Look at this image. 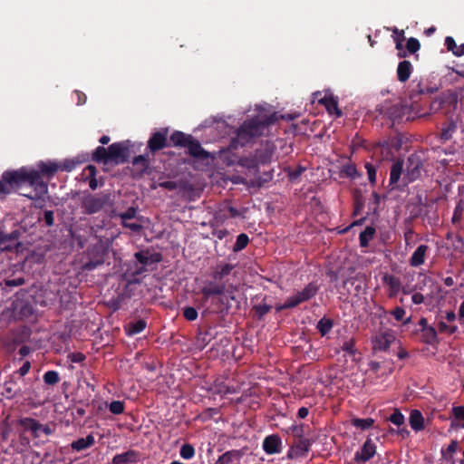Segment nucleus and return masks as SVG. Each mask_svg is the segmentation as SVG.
Instances as JSON below:
<instances>
[{
  "label": "nucleus",
  "instance_id": "56",
  "mask_svg": "<svg viewBox=\"0 0 464 464\" xmlns=\"http://www.w3.org/2000/svg\"><path fill=\"white\" fill-rule=\"evenodd\" d=\"M420 48V44L417 38L411 37L407 40L406 49L410 53H415Z\"/></svg>",
  "mask_w": 464,
  "mask_h": 464
},
{
  "label": "nucleus",
  "instance_id": "34",
  "mask_svg": "<svg viewBox=\"0 0 464 464\" xmlns=\"http://www.w3.org/2000/svg\"><path fill=\"white\" fill-rule=\"evenodd\" d=\"M445 45L447 49L458 57L464 55V44L460 45H457L455 40L451 36H447L445 38Z\"/></svg>",
  "mask_w": 464,
  "mask_h": 464
},
{
  "label": "nucleus",
  "instance_id": "9",
  "mask_svg": "<svg viewBox=\"0 0 464 464\" xmlns=\"http://www.w3.org/2000/svg\"><path fill=\"white\" fill-rule=\"evenodd\" d=\"M168 134V128H162L160 130L153 132L147 143L148 153L154 155L157 151L169 147Z\"/></svg>",
  "mask_w": 464,
  "mask_h": 464
},
{
  "label": "nucleus",
  "instance_id": "13",
  "mask_svg": "<svg viewBox=\"0 0 464 464\" xmlns=\"http://www.w3.org/2000/svg\"><path fill=\"white\" fill-rule=\"evenodd\" d=\"M396 341L392 332L386 331L377 334L372 340V348L374 351L386 352Z\"/></svg>",
  "mask_w": 464,
  "mask_h": 464
},
{
  "label": "nucleus",
  "instance_id": "10",
  "mask_svg": "<svg viewBox=\"0 0 464 464\" xmlns=\"http://www.w3.org/2000/svg\"><path fill=\"white\" fill-rule=\"evenodd\" d=\"M436 91L437 88L430 87L426 82H423L422 81H412L411 87L409 91V98L411 102V105L420 101V96L431 94Z\"/></svg>",
  "mask_w": 464,
  "mask_h": 464
},
{
  "label": "nucleus",
  "instance_id": "29",
  "mask_svg": "<svg viewBox=\"0 0 464 464\" xmlns=\"http://www.w3.org/2000/svg\"><path fill=\"white\" fill-rule=\"evenodd\" d=\"M147 327V322L144 319H139L137 321L130 322L125 330L128 335H135L145 330Z\"/></svg>",
  "mask_w": 464,
  "mask_h": 464
},
{
  "label": "nucleus",
  "instance_id": "31",
  "mask_svg": "<svg viewBox=\"0 0 464 464\" xmlns=\"http://www.w3.org/2000/svg\"><path fill=\"white\" fill-rule=\"evenodd\" d=\"M39 170H37L40 175L47 176L48 178H52L60 169V166L55 162H40L38 165Z\"/></svg>",
  "mask_w": 464,
  "mask_h": 464
},
{
  "label": "nucleus",
  "instance_id": "64",
  "mask_svg": "<svg viewBox=\"0 0 464 464\" xmlns=\"http://www.w3.org/2000/svg\"><path fill=\"white\" fill-rule=\"evenodd\" d=\"M406 312L402 307L397 306L395 307L392 312L391 314L395 318L397 321H402L404 318Z\"/></svg>",
  "mask_w": 464,
  "mask_h": 464
},
{
  "label": "nucleus",
  "instance_id": "63",
  "mask_svg": "<svg viewBox=\"0 0 464 464\" xmlns=\"http://www.w3.org/2000/svg\"><path fill=\"white\" fill-rule=\"evenodd\" d=\"M43 220L46 224L47 227H52L54 223V216L52 210H45L44 212Z\"/></svg>",
  "mask_w": 464,
  "mask_h": 464
},
{
  "label": "nucleus",
  "instance_id": "1",
  "mask_svg": "<svg viewBox=\"0 0 464 464\" xmlns=\"http://www.w3.org/2000/svg\"><path fill=\"white\" fill-rule=\"evenodd\" d=\"M2 179L12 188H18L25 183H28L31 188H34V195L24 194V197L31 199L41 198L48 193L47 183L42 179L40 173L34 169L28 170L25 168H21L17 170H7L3 173Z\"/></svg>",
  "mask_w": 464,
  "mask_h": 464
},
{
  "label": "nucleus",
  "instance_id": "16",
  "mask_svg": "<svg viewBox=\"0 0 464 464\" xmlns=\"http://www.w3.org/2000/svg\"><path fill=\"white\" fill-rule=\"evenodd\" d=\"M133 177L141 178L148 173L150 168V154L147 152L143 155L135 157L132 160Z\"/></svg>",
  "mask_w": 464,
  "mask_h": 464
},
{
  "label": "nucleus",
  "instance_id": "32",
  "mask_svg": "<svg viewBox=\"0 0 464 464\" xmlns=\"http://www.w3.org/2000/svg\"><path fill=\"white\" fill-rule=\"evenodd\" d=\"M420 333L423 343L432 345L438 342L437 332L434 327L430 326L425 329H420Z\"/></svg>",
  "mask_w": 464,
  "mask_h": 464
},
{
  "label": "nucleus",
  "instance_id": "26",
  "mask_svg": "<svg viewBox=\"0 0 464 464\" xmlns=\"http://www.w3.org/2000/svg\"><path fill=\"white\" fill-rule=\"evenodd\" d=\"M191 138H192V135H190V134H186L182 131L175 130L170 135L169 140H170V142L173 144V146L186 148L188 141H190Z\"/></svg>",
  "mask_w": 464,
  "mask_h": 464
},
{
  "label": "nucleus",
  "instance_id": "53",
  "mask_svg": "<svg viewBox=\"0 0 464 464\" xmlns=\"http://www.w3.org/2000/svg\"><path fill=\"white\" fill-rule=\"evenodd\" d=\"M463 211H464V207L462 206V201L460 200L457 204V206L454 209V212H453L452 218H451V221L454 225L461 222Z\"/></svg>",
  "mask_w": 464,
  "mask_h": 464
},
{
  "label": "nucleus",
  "instance_id": "59",
  "mask_svg": "<svg viewBox=\"0 0 464 464\" xmlns=\"http://www.w3.org/2000/svg\"><path fill=\"white\" fill-rule=\"evenodd\" d=\"M455 130L456 124L454 122H450L447 127L442 128L440 138L444 140H449Z\"/></svg>",
  "mask_w": 464,
  "mask_h": 464
},
{
  "label": "nucleus",
  "instance_id": "20",
  "mask_svg": "<svg viewBox=\"0 0 464 464\" xmlns=\"http://www.w3.org/2000/svg\"><path fill=\"white\" fill-rule=\"evenodd\" d=\"M429 246L427 245H420L413 252L409 259V264L412 267H418L424 264Z\"/></svg>",
  "mask_w": 464,
  "mask_h": 464
},
{
  "label": "nucleus",
  "instance_id": "51",
  "mask_svg": "<svg viewBox=\"0 0 464 464\" xmlns=\"http://www.w3.org/2000/svg\"><path fill=\"white\" fill-rule=\"evenodd\" d=\"M458 447L459 442L456 440H451L450 443L448 445L447 449L441 450L443 458H445L446 459H451L452 454L457 451Z\"/></svg>",
  "mask_w": 464,
  "mask_h": 464
},
{
  "label": "nucleus",
  "instance_id": "15",
  "mask_svg": "<svg viewBox=\"0 0 464 464\" xmlns=\"http://www.w3.org/2000/svg\"><path fill=\"white\" fill-rule=\"evenodd\" d=\"M262 447L268 455L279 454L282 451V440L278 434L268 435L264 439Z\"/></svg>",
  "mask_w": 464,
  "mask_h": 464
},
{
  "label": "nucleus",
  "instance_id": "61",
  "mask_svg": "<svg viewBox=\"0 0 464 464\" xmlns=\"http://www.w3.org/2000/svg\"><path fill=\"white\" fill-rule=\"evenodd\" d=\"M368 179L372 184H374L376 181V169L375 167L371 163H366L365 165Z\"/></svg>",
  "mask_w": 464,
  "mask_h": 464
},
{
  "label": "nucleus",
  "instance_id": "21",
  "mask_svg": "<svg viewBox=\"0 0 464 464\" xmlns=\"http://www.w3.org/2000/svg\"><path fill=\"white\" fill-rule=\"evenodd\" d=\"M226 285L225 284H216L213 282H209L208 285L201 288V293L203 295V298L207 301L212 295H221L225 293Z\"/></svg>",
  "mask_w": 464,
  "mask_h": 464
},
{
  "label": "nucleus",
  "instance_id": "19",
  "mask_svg": "<svg viewBox=\"0 0 464 464\" xmlns=\"http://www.w3.org/2000/svg\"><path fill=\"white\" fill-rule=\"evenodd\" d=\"M382 283L389 286V297H395L401 289V279L393 275L385 274L382 277Z\"/></svg>",
  "mask_w": 464,
  "mask_h": 464
},
{
  "label": "nucleus",
  "instance_id": "44",
  "mask_svg": "<svg viewBox=\"0 0 464 464\" xmlns=\"http://www.w3.org/2000/svg\"><path fill=\"white\" fill-rule=\"evenodd\" d=\"M44 382L47 385H54L60 382L59 372L56 371H47L43 376Z\"/></svg>",
  "mask_w": 464,
  "mask_h": 464
},
{
  "label": "nucleus",
  "instance_id": "6",
  "mask_svg": "<svg viewBox=\"0 0 464 464\" xmlns=\"http://www.w3.org/2000/svg\"><path fill=\"white\" fill-rule=\"evenodd\" d=\"M130 150L129 140L114 142L109 146V160L114 164H123L129 161Z\"/></svg>",
  "mask_w": 464,
  "mask_h": 464
},
{
  "label": "nucleus",
  "instance_id": "37",
  "mask_svg": "<svg viewBox=\"0 0 464 464\" xmlns=\"http://www.w3.org/2000/svg\"><path fill=\"white\" fill-rule=\"evenodd\" d=\"M334 321L330 318L323 317L317 323L316 329L322 336L326 335L333 328Z\"/></svg>",
  "mask_w": 464,
  "mask_h": 464
},
{
  "label": "nucleus",
  "instance_id": "28",
  "mask_svg": "<svg viewBox=\"0 0 464 464\" xmlns=\"http://www.w3.org/2000/svg\"><path fill=\"white\" fill-rule=\"evenodd\" d=\"M410 425L415 431L424 429V419L421 412L418 410H412L410 414Z\"/></svg>",
  "mask_w": 464,
  "mask_h": 464
},
{
  "label": "nucleus",
  "instance_id": "33",
  "mask_svg": "<svg viewBox=\"0 0 464 464\" xmlns=\"http://www.w3.org/2000/svg\"><path fill=\"white\" fill-rule=\"evenodd\" d=\"M273 152L272 150L266 146L265 148L257 149L255 151V158L259 164H266L270 161L272 158Z\"/></svg>",
  "mask_w": 464,
  "mask_h": 464
},
{
  "label": "nucleus",
  "instance_id": "30",
  "mask_svg": "<svg viewBox=\"0 0 464 464\" xmlns=\"http://www.w3.org/2000/svg\"><path fill=\"white\" fill-rule=\"evenodd\" d=\"M92 160L96 163H109V147L107 149L102 146L97 147L92 152Z\"/></svg>",
  "mask_w": 464,
  "mask_h": 464
},
{
  "label": "nucleus",
  "instance_id": "45",
  "mask_svg": "<svg viewBox=\"0 0 464 464\" xmlns=\"http://www.w3.org/2000/svg\"><path fill=\"white\" fill-rule=\"evenodd\" d=\"M388 420L397 427H401L404 424L405 419L403 414L400 411V410L395 409L393 412L388 418Z\"/></svg>",
  "mask_w": 464,
  "mask_h": 464
},
{
  "label": "nucleus",
  "instance_id": "58",
  "mask_svg": "<svg viewBox=\"0 0 464 464\" xmlns=\"http://www.w3.org/2000/svg\"><path fill=\"white\" fill-rule=\"evenodd\" d=\"M109 410L112 414H121L124 411V403L121 401H112L109 404Z\"/></svg>",
  "mask_w": 464,
  "mask_h": 464
},
{
  "label": "nucleus",
  "instance_id": "39",
  "mask_svg": "<svg viewBox=\"0 0 464 464\" xmlns=\"http://www.w3.org/2000/svg\"><path fill=\"white\" fill-rule=\"evenodd\" d=\"M271 309V305L266 304H260L254 305L252 311L254 312V317L257 320H261L267 313L270 312Z\"/></svg>",
  "mask_w": 464,
  "mask_h": 464
},
{
  "label": "nucleus",
  "instance_id": "3",
  "mask_svg": "<svg viewBox=\"0 0 464 464\" xmlns=\"http://www.w3.org/2000/svg\"><path fill=\"white\" fill-rule=\"evenodd\" d=\"M114 198L111 191H103L99 194H88L82 199L83 213L92 215L98 213L106 207H112Z\"/></svg>",
  "mask_w": 464,
  "mask_h": 464
},
{
  "label": "nucleus",
  "instance_id": "7",
  "mask_svg": "<svg viewBox=\"0 0 464 464\" xmlns=\"http://www.w3.org/2000/svg\"><path fill=\"white\" fill-rule=\"evenodd\" d=\"M107 248L102 244H96L89 250L90 259L83 265V269L92 271L105 262Z\"/></svg>",
  "mask_w": 464,
  "mask_h": 464
},
{
  "label": "nucleus",
  "instance_id": "36",
  "mask_svg": "<svg viewBox=\"0 0 464 464\" xmlns=\"http://www.w3.org/2000/svg\"><path fill=\"white\" fill-rule=\"evenodd\" d=\"M234 266L232 264H225L218 266L214 271L212 277L216 281H221L225 276H228L233 270Z\"/></svg>",
  "mask_w": 464,
  "mask_h": 464
},
{
  "label": "nucleus",
  "instance_id": "8",
  "mask_svg": "<svg viewBox=\"0 0 464 464\" xmlns=\"http://www.w3.org/2000/svg\"><path fill=\"white\" fill-rule=\"evenodd\" d=\"M422 169L423 161L420 156L415 153L411 154L407 159L404 179H406L408 183L417 180L421 175Z\"/></svg>",
  "mask_w": 464,
  "mask_h": 464
},
{
  "label": "nucleus",
  "instance_id": "14",
  "mask_svg": "<svg viewBox=\"0 0 464 464\" xmlns=\"http://www.w3.org/2000/svg\"><path fill=\"white\" fill-rule=\"evenodd\" d=\"M376 453V446L371 439L366 440L360 450L354 454V462L362 464L371 459Z\"/></svg>",
  "mask_w": 464,
  "mask_h": 464
},
{
  "label": "nucleus",
  "instance_id": "62",
  "mask_svg": "<svg viewBox=\"0 0 464 464\" xmlns=\"http://www.w3.org/2000/svg\"><path fill=\"white\" fill-rule=\"evenodd\" d=\"M342 173L346 177L354 178L357 175V169L353 165H345L343 167Z\"/></svg>",
  "mask_w": 464,
  "mask_h": 464
},
{
  "label": "nucleus",
  "instance_id": "52",
  "mask_svg": "<svg viewBox=\"0 0 464 464\" xmlns=\"http://www.w3.org/2000/svg\"><path fill=\"white\" fill-rule=\"evenodd\" d=\"M438 330L440 333H447L449 334H453L458 331V326L456 324H448L443 321H440L438 323Z\"/></svg>",
  "mask_w": 464,
  "mask_h": 464
},
{
  "label": "nucleus",
  "instance_id": "42",
  "mask_svg": "<svg viewBox=\"0 0 464 464\" xmlns=\"http://www.w3.org/2000/svg\"><path fill=\"white\" fill-rule=\"evenodd\" d=\"M249 237L246 234L241 233L237 237L236 243L233 246L234 252H239L243 250L248 244Z\"/></svg>",
  "mask_w": 464,
  "mask_h": 464
},
{
  "label": "nucleus",
  "instance_id": "23",
  "mask_svg": "<svg viewBox=\"0 0 464 464\" xmlns=\"http://www.w3.org/2000/svg\"><path fill=\"white\" fill-rule=\"evenodd\" d=\"M188 149V152L190 156L198 159H206L208 158V152L202 148L201 144L198 140H195L193 137L188 141L186 146Z\"/></svg>",
  "mask_w": 464,
  "mask_h": 464
},
{
  "label": "nucleus",
  "instance_id": "50",
  "mask_svg": "<svg viewBox=\"0 0 464 464\" xmlns=\"http://www.w3.org/2000/svg\"><path fill=\"white\" fill-rule=\"evenodd\" d=\"M341 349L351 356H354L357 353L355 348V342L353 339H349L343 342Z\"/></svg>",
  "mask_w": 464,
  "mask_h": 464
},
{
  "label": "nucleus",
  "instance_id": "12",
  "mask_svg": "<svg viewBox=\"0 0 464 464\" xmlns=\"http://www.w3.org/2000/svg\"><path fill=\"white\" fill-rule=\"evenodd\" d=\"M312 445L310 439L296 440L290 447L287 452V458L290 459L303 458L307 455Z\"/></svg>",
  "mask_w": 464,
  "mask_h": 464
},
{
  "label": "nucleus",
  "instance_id": "47",
  "mask_svg": "<svg viewBox=\"0 0 464 464\" xmlns=\"http://www.w3.org/2000/svg\"><path fill=\"white\" fill-rule=\"evenodd\" d=\"M214 389V392L220 395L234 394L237 392L234 387L223 383L215 384Z\"/></svg>",
  "mask_w": 464,
  "mask_h": 464
},
{
  "label": "nucleus",
  "instance_id": "54",
  "mask_svg": "<svg viewBox=\"0 0 464 464\" xmlns=\"http://www.w3.org/2000/svg\"><path fill=\"white\" fill-rule=\"evenodd\" d=\"M137 214V208L135 207H130L125 212H121L118 214H115L116 217H119L122 221L132 219L136 217Z\"/></svg>",
  "mask_w": 464,
  "mask_h": 464
},
{
  "label": "nucleus",
  "instance_id": "49",
  "mask_svg": "<svg viewBox=\"0 0 464 464\" xmlns=\"http://www.w3.org/2000/svg\"><path fill=\"white\" fill-rule=\"evenodd\" d=\"M239 165L242 167H246L249 169H256L258 167V163L255 158L253 157H242L239 159Z\"/></svg>",
  "mask_w": 464,
  "mask_h": 464
},
{
  "label": "nucleus",
  "instance_id": "41",
  "mask_svg": "<svg viewBox=\"0 0 464 464\" xmlns=\"http://www.w3.org/2000/svg\"><path fill=\"white\" fill-rule=\"evenodd\" d=\"M374 423V420L372 418H366V419H359L354 418L352 420V425L354 426L357 429H361L362 430L369 429L372 427Z\"/></svg>",
  "mask_w": 464,
  "mask_h": 464
},
{
  "label": "nucleus",
  "instance_id": "11",
  "mask_svg": "<svg viewBox=\"0 0 464 464\" xmlns=\"http://www.w3.org/2000/svg\"><path fill=\"white\" fill-rule=\"evenodd\" d=\"M318 289L319 287L316 283L311 282L306 285L303 290L296 292L295 295L289 297L294 306L296 307L300 304L312 299L317 294Z\"/></svg>",
  "mask_w": 464,
  "mask_h": 464
},
{
  "label": "nucleus",
  "instance_id": "60",
  "mask_svg": "<svg viewBox=\"0 0 464 464\" xmlns=\"http://www.w3.org/2000/svg\"><path fill=\"white\" fill-rule=\"evenodd\" d=\"M393 33L397 35V37L395 38L396 49L401 51L402 49V42L404 40V32L403 30L394 28Z\"/></svg>",
  "mask_w": 464,
  "mask_h": 464
},
{
  "label": "nucleus",
  "instance_id": "18",
  "mask_svg": "<svg viewBox=\"0 0 464 464\" xmlns=\"http://www.w3.org/2000/svg\"><path fill=\"white\" fill-rule=\"evenodd\" d=\"M319 103L323 104L329 114H334L336 118L343 115L342 111L338 107V100L333 95H325L319 99Z\"/></svg>",
  "mask_w": 464,
  "mask_h": 464
},
{
  "label": "nucleus",
  "instance_id": "48",
  "mask_svg": "<svg viewBox=\"0 0 464 464\" xmlns=\"http://www.w3.org/2000/svg\"><path fill=\"white\" fill-rule=\"evenodd\" d=\"M256 118H258L259 124L262 125V133H264V130L269 125L274 124L277 121V117H276V113H273V114H271L269 116H265V117L257 116Z\"/></svg>",
  "mask_w": 464,
  "mask_h": 464
},
{
  "label": "nucleus",
  "instance_id": "35",
  "mask_svg": "<svg viewBox=\"0 0 464 464\" xmlns=\"http://www.w3.org/2000/svg\"><path fill=\"white\" fill-rule=\"evenodd\" d=\"M375 232L376 230L373 227H366L365 229L362 231L359 235L360 246L362 247L368 246L369 242L373 238Z\"/></svg>",
  "mask_w": 464,
  "mask_h": 464
},
{
  "label": "nucleus",
  "instance_id": "55",
  "mask_svg": "<svg viewBox=\"0 0 464 464\" xmlns=\"http://www.w3.org/2000/svg\"><path fill=\"white\" fill-rule=\"evenodd\" d=\"M19 235H20V233L17 230L13 231L10 234L0 233V245H3L5 243H6V242H15V241H17L18 237H19Z\"/></svg>",
  "mask_w": 464,
  "mask_h": 464
},
{
  "label": "nucleus",
  "instance_id": "2",
  "mask_svg": "<svg viewBox=\"0 0 464 464\" xmlns=\"http://www.w3.org/2000/svg\"><path fill=\"white\" fill-rule=\"evenodd\" d=\"M263 135L262 125L258 122V118L246 120L237 130V136L231 140L230 147L237 150L244 147L251 141L252 139Z\"/></svg>",
  "mask_w": 464,
  "mask_h": 464
},
{
  "label": "nucleus",
  "instance_id": "4",
  "mask_svg": "<svg viewBox=\"0 0 464 464\" xmlns=\"http://www.w3.org/2000/svg\"><path fill=\"white\" fill-rule=\"evenodd\" d=\"M380 112L383 114L384 117L390 119L393 124L409 121L413 119L411 106L404 104L401 102L382 105Z\"/></svg>",
  "mask_w": 464,
  "mask_h": 464
},
{
  "label": "nucleus",
  "instance_id": "24",
  "mask_svg": "<svg viewBox=\"0 0 464 464\" xmlns=\"http://www.w3.org/2000/svg\"><path fill=\"white\" fill-rule=\"evenodd\" d=\"M413 67L410 61L403 60L399 63L397 67V78L401 82H407L412 72Z\"/></svg>",
  "mask_w": 464,
  "mask_h": 464
},
{
  "label": "nucleus",
  "instance_id": "57",
  "mask_svg": "<svg viewBox=\"0 0 464 464\" xmlns=\"http://www.w3.org/2000/svg\"><path fill=\"white\" fill-rule=\"evenodd\" d=\"M183 316L187 321L192 322L198 318V311L192 306H186L182 311Z\"/></svg>",
  "mask_w": 464,
  "mask_h": 464
},
{
  "label": "nucleus",
  "instance_id": "46",
  "mask_svg": "<svg viewBox=\"0 0 464 464\" xmlns=\"http://www.w3.org/2000/svg\"><path fill=\"white\" fill-rule=\"evenodd\" d=\"M179 454L182 459H190L195 455V449L191 444L185 443L181 446Z\"/></svg>",
  "mask_w": 464,
  "mask_h": 464
},
{
  "label": "nucleus",
  "instance_id": "38",
  "mask_svg": "<svg viewBox=\"0 0 464 464\" xmlns=\"http://www.w3.org/2000/svg\"><path fill=\"white\" fill-rule=\"evenodd\" d=\"M239 457V451L233 450L222 454L214 464H231L235 459Z\"/></svg>",
  "mask_w": 464,
  "mask_h": 464
},
{
  "label": "nucleus",
  "instance_id": "25",
  "mask_svg": "<svg viewBox=\"0 0 464 464\" xmlns=\"http://www.w3.org/2000/svg\"><path fill=\"white\" fill-rule=\"evenodd\" d=\"M95 444V438L92 434L87 435L85 438H80L71 443L72 450L80 452L87 450Z\"/></svg>",
  "mask_w": 464,
  "mask_h": 464
},
{
  "label": "nucleus",
  "instance_id": "17",
  "mask_svg": "<svg viewBox=\"0 0 464 464\" xmlns=\"http://www.w3.org/2000/svg\"><path fill=\"white\" fill-rule=\"evenodd\" d=\"M17 425H19L23 432H30L33 438H39V428L40 422L30 417H23L17 420Z\"/></svg>",
  "mask_w": 464,
  "mask_h": 464
},
{
  "label": "nucleus",
  "instance_id": "22",
  "mask_svg": "<svg viewBox=\"0 0 464 464\" xmlns=\"http://www.w3.org/2000/svg\"><path fill=\"white\" fill-rule=\"evenodd\" d=\"M138 461V453L132 450L123 453L117 454L113 457L112 464H134Z\"/></svg>",
  "mask_w": 464,
  "mask_h": 464
},
{
  "label": "nucleus",
  "instance_id": "43",
  "mask_svg": "<svg viewBox=\"0 0 464 464\" xmlns=\"http://www.w3.org/2000/svg\"><path fill=\"white\" fill-rule=\"evenodd\" d=\"M306 429H308V426H305L304 424L292 425L289 428V430H291L293 436L296 440L306 439L304 437V435L306 433Z\"/></svg>",
  "mask_w": 464,
  "mask_h": 464
},
{
  "label": "nucleus",
  "instance_id": "5",
  "mask_svg": "<svg viewBox=\"0 0 464 464\" xmlns=\"http://www.w3.org/2000/svg\"><path fill=\"white\" fill-rule=\"evenodd\" d=\"M134 257L141 266L132 272V276H140L147 271L146 266L152 264H158L162 260V255L159 252H150L149 249L140 250L134 254Z\"/></svg>",
  "mask_w": 464,
  "mask_h": 464
},
{
  "label": "nucleus",
  "instance_id": "27",
  "mask_svg": "<svg viewBox=\"0 0 464 464\" xmlns=\"http://www.w3.org/2000/svg\"><path fill=\"white\" fill-rule=\"evenodd\" d=\"M403 171V160H397L391 168L390 173V186L394 187L399 181Z\"/></svg>",
  "mask_w": 464,
  "mask_h": 464
},
{
  "label": "nucleus",
  "instance_id": "40",
  "mask_svg": "<svg viewBox=\"0 0 464 464\" xmlns=\"http://www.w3.org/2000/svg\"><path fill=\"white\" fill-rule=\"evenodd\" d=\"M16 385V382L10 379L9 381H5L4 383V396L7 399H13L15 397L19 392L14 390V386Z\"/></svg>",
  "mask_w": 464,
  "mask_h": 464
}]
</instances>
